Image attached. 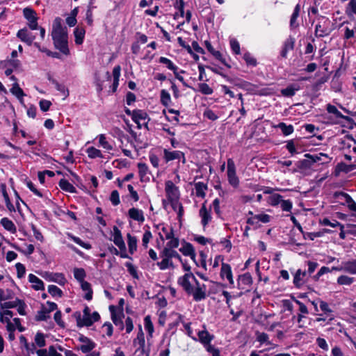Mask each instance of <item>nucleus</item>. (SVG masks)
I'll return each instance as SVG.
<instances>
[{"label": "nucleus", "instance_id": "obj_1", "mask_svg": "<svg viewBox=\"0 0 356 356\" xmlns=\"http://www.w3.org/2000/svg\"><path fill=\"white\" fill-rule=\"evenodd\" d=\"M51 36L55 47L65 55L70 54L67 44V34L62 26L61 19L56 17L53 22Z\"/></svg>", "mask_w": 356, "mask_h": 356}, {"label": "nucleus", "instance_id": "obj_2", "mask_svg": "<svg viewBox=\"0 0 356 356\" xmlns=\"http://www.w3.org/2000/svg\"><path fill=\"white\" fill-rule=\"evenodd\" d=\"M160 257L162 260L157 262L156 265L161 270H165L170 268H175L172 260L173 258L178 259L180 262H182V259L179 253L176 250H171V248H164L160 253Z\"/></svg>", "mask_w": 356, "mask_h": 356}, {"label": "nucleus", "instance_id": "obj_3", "mask_svg": "<svg viewBox=\"0 0 356 356\" xmlns=\"http://www.w3.org/2000/svg\"><path fill=\"white\" fill-rule=\"evenodd\" d=\"M77 325L79 327L83 326H90L93 323L97 322L99 320L100 316L97 312H94L92 314L90 313V309L86 306L83 311V316H81V313L76 314Z\"/></svg>", "mask_w": 356, "mask_h": 356}, {"label": "nucleus", "instance_id": "obj_4", "mask_svg": "<svg viewBox=\"0 0 356 356\" xmlns=\"http://www.w3.org/2000/svg\"><path fill=\"white\" fill-rule=\"evenodd\" d=\"M125 113L131 116L132 120L137 124L138 129H141L143 127L147 128L149 118L145 111L139 109L130 111L129 109H126Z\"/></svg>", "mask_w": 356, "mask_h": 356}, {"label": "nucleus", "instance_id": "obj_5", "mask_svg": "<svg viewBox=\"0 0 356 356\" xmlns=\"http://www.w3.org/2000/svg\"><path fill=\"white\" fill-rule=\"evenodd\" d=\"M197 282L196 277L192 273H187L179 277L177 282L183 288L186 293L191 291L193 286Z\"/></svg>", "mask_w": 356, "mask_h": 356}, {"label": "nucleus", "instance_id": "obj_6", "mask_svg": "<svg viewBox=\"0 0 356 356\" xmlns=\"http://www.w3.org/2000/svg\"><path fill=\"white\" fill-rule=\"evenodd\" d=\"M187 294L192 296L195 301H201L207 297V286L197 281Z\"/></svg>", "mask_w": 356, "mask_h": 356}, {"label": "nucleus", "instance_id": "obj_7", "mask_svg": "<svg viewBox=\"0 0 356 356\" xmlns=\"http://www.w3.org/2000/svg\"><path fill=\"white\" fill-rule=\"evenodd\" d=\"M134 345L137 347L136 351H140L141 354L149 356L150 349L145 347V339L141 326L139 327L137 337L134 339Z\"/></svg>", "mask_w": 356, "mask_h": 356}, {"label": "nucleus", "instance_id": "obj_8", "mask_svg": "<svg viewBox=\"0 0 356 356\" xmlns=\"http://www.w3.org/2000/svg\"><path fill=\"white\" fill-rule=\"evenodd\" d=\"M202 330H199L197 332V337H195V338H193V341H199L206 349L209 346L211 345V343L213 340L214 336L207 331L204 325L202 326Z\"/></svg>", "mask_w": 356, "mask_h": 356}, {"label": "nucleus", "instance_id": "obj_9", "mask_svg": "<svg viewBox=\"0 0 356 356\" xmlns=\"http://www.w3.org/2000/svg\"><path fill=\"white\" fill-rule=\"evenodd\" d=\"M332 270L343 271L351 275H356V259L342 261L339 266H332Z\"/></svg>", "mask_w": 356, "mask_h": 356}, {"label": "nucleus", "instance_id": "obj_10", "mask_svg": "<svg viewBox=\"0 0 356 356\" xmlns=\"http://www.w3.org/2000/svg\"><path fill=\"white\" fill-rule=\"evenodd\" d=\"M227 173L229 184L234 188H237L239 185V179L236 175L235 163L232 159L227 160Z\"/></svg>", "mask_w": 356, "mask_h": 356}, {"label": "nucleus", "instance_id": "obj_11", "mask_svg": "<svg viewBox=\"0 0 356 356\" xmlns=\"http://www.w3.org/2000/svg\"><path fill=\"white\" fill-rule=\"evenodd\" d=\"M165 191L168 200L173 203L177 202L179 197V191L172 181H167L165 184Z\"/></svg>", "mask_w": 356, "mask_h": 356}, {"label": "nucleus", "instance_id": "obj_12", "mask_svg": "<svg viewBox=\"0 0 356 356\" xmlns=\"http://www.w3.org/2000/svg\"><path fill=\"white\" fill-rule=\"evenodd\" d=\"M211 207L207 208L206 203H203L200 211L199 216L201 219V225L205 228L212 220Z\"/></svg>", "mask_w": 356, "mask_h": 356}, {"label": "nucleus", "instance_id": "obj_13", "mask_svg": "<svg viewBox=\"0 0 356 356\" xmlns=\"http://www.w3.org/2000/svg\"><path fill=\"white\" fill-rule=\"evenodd\" d=\"M24 17L28 20V25L31 30H36L38 29V17H36L35 12L30 8H25L23 10Z\"/></svg>", "mask_w": 356, "mask_h": 356}, {"label": "nucleus", "instance_id": "obj_14", "mask_svg": "<svg viewBox=\"0 0 356 356\" xmlns=\"http://www.w3.org/2000/svg\"><path fill=\"white\" fill-rule=\"evenodd\" d=\"M220 275L222 280H225V278L227 279L231 287L234 286V281L233 279L232 268L229 264L223 262L222 263Z\"/></svg>", "mask_w": 356, "mask_h": 356}, {"label": "nucleus", "instance_id": "obj_15", "mask_svg": "<svg viewBox=\"0 0 356 356\" xmlns=\"http://www.w3.org/2000/svg\"><path fill=\"white\" fill-rule=\"evenodd\" d=\"M17 36L22 42L26 43L28 45H31L35 38V36L26 28L19 30L17 33Z\"/></svg>", "mask_w": 356, "mask_h": 356}, {"label": "nucleus", "instance_id": "obj_16", "mask_svg": "<svg viewBox=\"0 0 356 356\" xmlns=\"http://www.w3.org/2000/svg\"><path fill=\"white\" fill-rule=\"evenodd\" d=\"M163 157L166 162H169L175 159H182V162L185 163L184 154L181 151H169L166 149H164Z\"/></svg>", "mask_w": 356, "mask_h": 356}, {"label": "nucleus", "instance_id": "obj_17", "mask_svg": "<svg viewBox=\"0 0 356 356\" xmlns=\"http://www.w3.org/2000/svg\"><path fill=\"white\" fill-rule=\"evenodd\" d=\"M159 234L162 241L164 239H170L175 234L173 228L165 224H160L157 226Z\"/></svg>", "mask_w": 356, "mask_h": 356}, {"label": "nucleus", "instance_id": "obj_18", "mask_svg": "<svg viewBox=\"0 0 356 356\" xmlns=\"http://www.w3.org/2000/svg\"><path fill=\"white\" fill-rule=\"evenodd\" d=\"M113 243L119 248V249L122 252H125V250H126L125 243L122 238V236L120 230L116 226L113 227Z\"/></svg>", "mask_w": 356, "mask_h": 356}, {"label": "nucleus", "instance_id": "obj_19", "mask_svg": "<svg viewBox=\"0 0 356 356\" xmlns=\"http://www.w3.org/2000/svg\"><path fill=\"white\" fill-rule=\"evenodd\" d=\"M308 277L306 270H297L293 277V284L296 287L300 288L305 283Z\"/></svg>", "mask_w": 356, "mask_h": 356}, {"label": "nucleus", "instance_id": "obj_20", "mask_svg": "<svg viewBox=\"0 0 356 356\" xmlns=\"http://www.w3.org/2000/svg\"><path fill=\"white\" fill-rule=\"evenodd\" d=\"M326 110L328 113L333 115V118H330L332 123H337L339 119H347V117L344 116L334 105L328 104Z\"/></svg>", "mask_w": 356, "mask_h": 356}, {"label": "nucleus", "instance_id": "obj_21", "mask_svg": "<svg viewBox=\"0 0 356 356\" xmlns=\"http://www.w3.org/2000/svg\"><path fill=\"white\" fill-rule=\"evenodd\" d=\"M79 341L81 342L79 349L83 353H87L90 352L96 346V343L94 341H92V340L89 339L88 338H87L86 337L81 336L79 338Z\"/></svg>", "mask_w": 356, "mask_h": 356}, {"label": "nucleus", "instance_id": "obj_22", "mask_svg": "<svg viewBox=\"0 0 356 356\" xmlns=\"http://www.w3.org/2000/svg\"><path fill=\"white\" fill-rule=\"evenodd\" d=\"M128 215L130 218L138 222L139 223L144 222L145 220L143 211L141 209L135 207H132L129 209Z\"/></svg>", "mask_w": 356, "mask_h": 356}, {"label": "nucleus", "instance_id": "obj_23", "mask_svg": "<svg viewBox=\"0 0 356 356\" xmlns=\"http://www.w3.org/2000/svg\"><path fill=\"white\" fill-rule=\"evenodd\" d=\"M296 40L293 37L289 36L284 42L282 49L280 52L282 57L286 58L288 52L293 50L295 46Z\"/></svg>", "mask_w": 356, "mask_h": 356}, {"label": "nucleus", "instance_id": "obj_24", "mask_svg": "<svg viewBox=\"0 0 356 356\" xmlns=\"http://www.w3.org/2000/svg\"><path fill=\"white\" fill-rule=\"evenodd\" d=\"M252 284V278L250 273H246L238 277V286L239 289H245Z\"/></svg>", "mask_w": 356, "mask_h": 356}, {"label": "nucleus", "instance_id": "obj_25", "mask_svg": "<svg viewBox=\"0 0 356 356\" xmlns=\"http://www.w3.org/2000/svg\"><path fill=\"white\" fill-rule=\"evenodd\" d=\"M271 216L266 213H259L253 216L252 217L248 219L247 222L250 225H254L258 222L263 223H268L271 220Z\"/></svg>", "mask_w": 356, "mask_h": 356}, {"label": "nucleus", "instance_id": "obj_26", "mask_svg": "<svg viewBox=\"0 0 356 356\" xmlns=\"http://www.w3.org/2000/svg\"><path fill=\"white\" fill-rule=\"evenodd\" d=\"M329 24V20L327 19L324 21L323 24L320 23L316 25L315 35L318 38H322L330 34L327 25Z\"/></svg>", "mask_w": 356, "mask_h": 356}, {"label": "nucleus", "instance_id": "obj_27", "mask_svg": "<svg viewBox=\"0 0 356 356\" xmlns=\"http://www.w3.org/2000/svg\"><path fill=\"white\" fill-rule=\"evenodd\" d=\"M206 47L207 50L218 60H219L222 64L227 66L228 68H230L231 66L226 63L225 59L223 58L222 54L219 51H216L214 49L211 43L208 41L205 42Z\"/></svg>", "mask_w": 356, "mask_h": 356}, {"label": "nucleus", "instance_id": "obj_28", "mask_svg": "<svg viewBox=\"0 0 356 356\" xmlns=\"http://www.w3.org/2000/svg\"><path fill=\"white\" fill-rule=\"evenodd\" d=\"M10 79L16 81V78L14 76H10ZM10 92L15 95L21 102H23V97L25 96V93L22 89L19 87V84L15 82L13 83Z\"/></svg>", "mask_w": 356, "mask_h": 356}, {"label": "nucleus", "instance_id": "obj_29", "mask_svg": "<svg viewBox=\"0 0 356 356\" xmlns=\"http://www.w3.org/2000/svg\"><path fill=\"white\" fill-rule=\"evenodd\" d=\"M179 251L184 255L190 257L193 261H195V252L193 246L191 243H185L179 249Z\"/></svg>", "mask_w": 356, "mask_h": 356}, {"label": "nucleus", "instance_id": "obj_30", "mask_svg": "<svg viewBox=\"0 0 356 356\" xmlns=\"http://www.w3.org/2000/svg\"><path fill=\"white\" fill-rule=\"evenodd\" d=\"M138 173L141 181H147L149 180V169L147 165L143 163H139L138 164Z\"/></svg>", "mask_w": 356, "mask_h": 356}, {"label": "nucleus", "instance_id": "obj_31", "mask_svg": "<svg viewBox=\"0 0 356 356\" xmlns=\"http://www.w3.org/2000/svg\"><path fill=\"white\" fill-rule=\"evenodd\" d=\"M195 190L197 197L204 198L206 195L207 184L202 181L196 182L195 183Z\"/></svg>", "mask_w": 356, "mask_h": 356}, {"label": "nucleus", "instance_id": "obj_32", "mask_svg": "<svg viewBox=\"0 0 356 356\" xmlns=\"http://www.w3.org/2000/svg\"><path fill=\"white\" fill-rule=\"evenodd\" d=\"M29 281L32 284V287L35 290H43L44 283L37 276L33 274H29Z\"/></svg>", "mask_w": 356, "mask_h": 356}, {"label": "nucleus", "instance_id": "obj_33", "mask_svg": "<svg viewBox=\"0 0 356 356\" xmlns=\"http://www.w3.org/2000/svg\"><path fill=\"white\" fill-rule=\"evenodd\" d=\"M145 330L147 332V339L153 337L154 332V325L152 322L150 316H146L144 318Z\"/></svg>", "mask_w": 356, "mask_h": 356}, {"label": "nucleus", "instance_id": "obj_34", "mask_svg": "<svg viewBox=\"0 0 356 356\" xmlns=\"http://www.w3.org/2000/svg\"><path fill=\"white\" fill-rule=\"evenodd\" d=\"M1 225L3 227V228L10 232L14 234L17 232V228L15 224L12 220L8 219V218H3L0 222Z\"/></svg>", "mask_w": 356, "mask_h": 356}, {"label": "nucleus", "instance_id": "obj_35", "mask_svg": "<svg viewBox=\"0 0 356 356\" xmlns=\"http://www.w3.org/2000/svg\"><path fill=\"white\" fill-rule=\"evenodd\" d=\"M300 11V6L299 4H297L293 10L290 19V26L291 29L297 28L299 26V24L297 22V19L299 17Z\"/></svg>", "mask_w": 356, "mask_h": 356}, {"label": "nucleus", "instance_id": "obj_36", "mask_svg": "<svg viewBox=\"0 0 356 356\" xmlns=\"http://www.w3.org/2000/svg\"><path fill=\"white\" fill-rule=\"evenodd\" d=\"M58 185L62 190H63L66 192H69L71 193H74L76 192L75 187L71 183H70L67 179H60L58 183Z\"/></svg>", "mask_w": 356, "mask_h": 356}, {"label": "nucleus", "instance_id": "obj_37", "mask_svg": "<svg viewBox=\"0 0 356 356\" xmlns=\"http://www.w3.org/2000/svg\"><path fill=\"white\" fill-rule=\"evenodd\" d=\"M48 279L49 281L56 282L60 285H64L66 282V279L62 273H50Z\"/></svg>", "mask_w": 356, "mask_h": 356}, {"label": "nucleus", "instance_id": "obj_38", "mask_svg": "<svg viewBox=\"0 0 356 356\" xmlns=\"http://www.w3.org/2000/svg\"><path fill=\"white\" fill-rule=\"evenodd\" d=\"M1 188L2 195L3 196V198H4V200H5L6 207H7V209L10 212L15 211V208L14 205L11 203V202L10 200V198H9V196H8V193L6 191V185L5 184H2L1 186Z\"/></svg>", "mask_w": 356, "mask_h": 356}, {"label": "nucleus", "instance_id": "obj_39", "mask_svg": "<svg viewBox=\"0 0 356 356\" xmlns=\"http://www.w3.org/2000/svg\"><path fill=\"white\" fill-rule=\"evenodd\" d=\"M137 238L136 236L127 234V244L129 252L133 254L137 250Z\"/></svg>", "mask_w": 356, "mask_h": 356}, {"label": "nucleus", "instance_id": "obj_40", "mask_svg": "<svg viewBox=\"0 0 356 356\" xmlns=\"http://www.w3.org/2000/svg\"><path fill=\"white\" fill-rule=\"evenodd\" d=\"M81 284V287L83 291H86V293L84 296V298L87 300H91L92 298V290L91 289V285L89 282L86 281H83L79 282Z\"/></svg>", "mask_w": 356, "mask_h": 356}, {"label": "nucleus", "instance_id": "obj_41", "mask_svg": "<svg viewBox=\"0 0 356 356\" xmlns=\"http://www.w3.org/2000/svg\"><path fill=\"white\" fill-rule=\"evenodd\" d=\"M111 316L113 323L116 326H118L120 330H123L124 324L122 318L124 316V314L122 312H112Z\"/></svg>", "mask_w": 356, "mask_h": 356}, {"label": "nucleus", "instance_id": "obj_42", "mask_svg": "<svg viewBox=\"0 0 356 356\" xmlns=\"http://www.w3.org/2000/svg\"><path fill=\"white\" fill-rule=\"evenodd\" d=\"M99 144L105 150L109 152L113 150V145L107 140L104 134H100L98 136Z\"/></svg>", "mask_w": 356, "mask_h": 356}, {"label": "nucleus", "instance_id": "obj_43", "mask_svg": "<svg viewBox=\"0 0 356 356\" xmlns=\"http://www.w3.org/2000/svg\"><path fill=\"white\" fill-rule=\"evenodd\" d=\"M275 127L280 129L282 134L284 136H289V135L291 134L294 131V128H293V125H291V124L287 125L284 122H280L277 125L275 126Z\"/></svg>", "mask_w": 356, "mask_h": 356}, {"label": "nucleus", "instance_id": "obj_44", "mask_svg": "<svg viewBox=\"0 0 356 356\" xmlns=\"http://www.w3.org/2000/svg\"><path fill=\"white\" fill-rule=\"evenodd\" d=\"M159 62L160 63L165 65L166 67L173 72V73H175L176 71L178 70V67L175 65L170 59L165 57H160Z\"/></svg>", "mask_w": 356, "mask_h": 356}, {"label": "nucleus", "instance_id": "obj_45", "mask_svg": "<svg viewBox=\"0 0 356 356\" xmlns=\"http://www.w3.org/2000/svg\"><path fill=\"white\" fill-rule=\"evenodd\" d=\"M282 198H283V197L281 195L277 194V193H274V194L270 195L268 197L267 202L270 205H271L273 207H276L278 204H280V202H282Z\"/></svg>", "mask_w": 356, "mask_h": 356}, {"label": "nucleus", "instance_id": "obj_46", "mask_svg": "<svg viewBox=\"0 0 356 356\" xmlns=\"http://www.w3.org/2000/svg\"><path fill=\"white\" fill-rule=\"evenodd\" d=\"M354 281H355L354 277H349V276L345 275H340L339 277H338L337 280L338 284L346 285V286H349V285L352 284L354 282Z\"/></svg>", "mask_w": 356, "mask_h": 356}, {"label": "nucleus", "instance_id": "obj_47", "mask_svg": "<svg viewBox=\"0 0 356 356\" xmlns=\"http://www.w3.org/2000/svg\"><path fill=\"white\" fill-rule=\"evenodd\" d=\"M86 152L88 154V156L90 159L103 158L102 152L94 147H88L86 149Z\"/></svg>", "mask_w": 356, "mask_h": 356}, {"label": "nucleus", "instance_id": "obj_48", "mask_svg": "<svg viewBox=\"0 0 356 356\" xmlns=\"http://www.w3.org/2000/svg\"><path fill=\"white\" fill-rule=\"evenodd\" d=\"M75 42L78 44L83 43L85 35V30L83 28L77 27L74 30Z\"/></svg>", "mask_w": 356, "mask_h": 356}, {"label": "nucleus", "instance_id": "obj_49", "mask_svg": "<svg viewBox=\"0 0 356 356\" xmlns=\"http://www.w3.org/2000/svg\"><path fill=\"white\" fill-rule=\"evenodd\" d=\"M298 90V87L291 85L286 88L282 89L281 94L284 97H293Z\"/></svg>", "mask_w": 356, "mask_h": 356}, {"label": "nucleus", "instance_id": "obj_50", "mask_svg": "<svg viewBox=\"0 0 356 356\" xmlns=\"http://www.w3.org/2000/svg\"><path fill=\"white\" fill-rule=\"evenodd\" d=\"M198 91L203 95H209L213 92V90L205 83H200L197 85Z\"/></svg>", "mask_w": 356, "mask_h": 356}, {"label": "nucleus", "instance_id": "obj_51", "mask_svg": "<svg viewBox=\"0 0 356 356\" xmlns=\"http://www.w3.org/2000/svg\"><path fill=\"white\" fill-rule=\"evenodd\" d=\"M14 297V292L10 289H0V301L12 299Z\"/></svg>", "mask_w": 356, "mask_h": 356}, {"label": "nucleus", "instance_id": "obj_52", "mask_svg": "<svg viewBox=\"0 0 356 356\" xmlns=\"http://www.w3.org/2000/svg\"><path fill=\"white\" fill-rule=\"evenodd\" d=\"M321 223L324 226H330L331 227H336L339 226L340 227L341 230L343 229L344 228V226L336 220L330 221L328 218H323Z\"/></svg>", "mask_w": 356, "mask_h": 356}, {"label": "nucleus", "instance_id": "obj_53", "mask_svg": "<svg viewBox=\"0 0 356 356\" xmlns=\"http://www.w3.org/2000/svg\"><path fill=\"white\" fill-rule=\"evenodd\" d=\"M13 316V312L8 309L0 310V321L2 323L10 321Z\"/></svg>", "mask_w": 356, "mask_h": 356}, {"label": "nucleus", "instance_id": "obj_54", "mask_svg": "<svg viewBox=\"0 0 356 356\" xmlns=\"http://www.w3.org/2000/svg\"><path fill=\"white\" fill-rule=\"evenodd\" d=\"M346 13L348 16L356 15V0H350L348 2Z\"/></svg>", "mask_w": 356, "mask_h": 356}, {"label": "nucleus", "instance_id": "obj_55", "mask_svg": "<svg viewBox=\"0 0 356 356\" xmlns=\"http://www.w3.org/2000/svg\"><path fill=\"white\" fill-rule=\"evenodd\" d=\"M161 102L163 106H168L171 103V97L170 93L165 90L161 91Z\"/></svg>", "mask_w": 356, "mask_h": 356}, {"label": "nucleus", "instance_id": "obj_56", "mask_svg": "<svg viewBox=\"0 0 356 356\" xmlns=\"http://www.w3.org/2000/svg\"><path fill=\"white\" fill-rule=\"evenodd\" d=\"M178 320H179V322H181L183 324V326L186 331L187 335L193 340V338H195V336L193 335V330L191 327V323L184 322L183 316L181 315H179Z\"/></svg>", "mask_w": 356, "mask_h": 356}, {"label": "nucleus", "instance_id": "obj_57", "mask_svg": "<svg viewBox=\"0 0 356 356\" xmlns=\"http://www.w3.org/2000/svg\"><path fill=\"white\" fill-rule=\"evenodd\" d=\"M49 314L50 313L47 312V310L42 307L41 309L38 312L35 318L37 321H47L50 318Z\"/></svg>", "mask_w": 356, "mask_h": 356}, {"label": "nucleus", "instance_id": "obj_58", "mask_svg": "<svg viewBox=\"0 0 356 356\" xmlns=\"http://www.w3.org/2000/svg\"><path fill=\"white\" fill-rule=\"evenodd\" d=\"M48 292L53 296V297H58L60 298L63 296V291L60 289H59L56 285H49L48 286Z\"/></svg>", "mask_w": 356, "mask_h": 356}, {"label": "nucleus", "instance_id": "obj_59", "mask_svg": "<svg viewBox=\"0 0 356 356\" xmlns=\"http://www.w3.org/2000/svg\"><path fill=\"white\" fill-rule=\"evenodd\" d=\"M74 276L79 282H83L86 277V272L83 268H76L74 269Z\"/></svg>", "mask_w": 356, "mask_h": 356}, {"label": "nucleus", "instance_id": "obj_60", "mask_svg": "<svg viewBox=\"0 0 356 356\" xmlns=\"http://www.w3.org/2000/svg\"><path fill=\"white\" fill-rule=\"evenodd\" d=\"M68 237L71 238L73 241H74L76 244L79 245L82 248L89 250L91 248V245L87 243L83 242L81 240L80 238L73 236L72 234H69Z\"/></svg>", "mask_w": 356, "mask_h": 356}, {"label": "nucleus", "instance_id": "obj_61", "mask_svg": "<svg viewBox=\"0 0 356 356\" xmlns=\"http://www.w3.org/2000/svg\"><path fill=\"white\" fill-rule=\"evenodd\" d=\"M95 6H92V0H90L88 10L86 11V20L88 25H92L93 22L92 9Z\"/></svg>", "mask_w": 356, "mask_h": 356}, {"label": "nucleus", "instance_id": "obj_62", "mask_svg": "<svg viewBox=\"0 0 356 356\" xmlns=\"http://www.w3.org/2000/svg\"><path fill=\"white\" fill-rule=\"evenodd\" d=\"M256 337L257 340L261 343H266L268 345L271 344L270 341L268 340V335L265 332H257Z\"/></svg>", "mask_w": 356, "mask_h": 356}, {"label": "nucleus", "instance_id": "obj_63", "mask_svg": "<svg viewBox=\"0 0 356 356\" xmlns=\"http://www.w3.org/2000/svg\"><path fill=\"white\" fill-rule=\"evenodd\" d=\"M53 83L55 85L56 89L64 96V99L68 97L69 91L63 84L59 83L56 81H54Z\"/></svg>", "mask_w": 356, "mask_h": 356}, {"label": "nucleus", "instance_id": "obj_64", "mask_svg": "<svg viewBox=\"0 0 356 356\" xmlns=\"http://www.w3.org/2000/svg\"><path fill=\"white\" fill-rule=\"evenodd\" d=\"M58 350L60 351H64L65 350L62 346H51L49 347V356H63L60 353L58 352Z\"/></svg>", "mask_w": 356, "mask_h": 356}]
</instances>
